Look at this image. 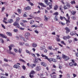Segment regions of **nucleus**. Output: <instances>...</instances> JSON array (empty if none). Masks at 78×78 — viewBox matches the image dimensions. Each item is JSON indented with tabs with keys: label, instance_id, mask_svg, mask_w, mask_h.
Instances as JSON below:
<instances>
[{
	"label": "nucleus",
	"instance_id": "4c0bfd02",
	"mask_svg": "<svg viewBox=\"0 0 78 78\" xmlns=\"http://www.w3.org/2000/svg\"><path fill=\"white\" fill-rule=\"evenodd\" d=\"M58 14L59 13L58 12H55L53 14L54 15H55V16H58Z\"/></svg>",
	"mask_w": 78,
	"mask_h": 78
},
{
	"label": "nucleus",
	"instance_id": "c03bdc74",
	"mask_svg": "<svg viewBox=\"0 0 78 78\" xmlns=\"http://www.w3.org/2000/svg\"><path fill=\"white\" fill-rule=\"evenodd\" d=\"M63 39L64 40H67V36H64L63 37Z\"/></svg>",
	"mask_w": 78,
	"mask_h": 78
},
{
	"label": "nucleus",
	"instance_id": "3c124183",
	"mask_svg": "<svg viewBox=\"0 0 78 78\" xmlns=\"http://www.w3.org/2000/svg\"><path fill=\"white\" fill-rule=\"evenodd\" d=\"M4 61L5 62H8V59H6V58H4Z\"/></svg>",
	"mask_w": 78,
	"mask_h": 78
},
{
	"label": "nucleus",
	"instance_id": "f3484780",
	"mask_svg": "<svg viewBox=\"0 0 78 78\" xmlns=\"http://www.w3.org/2000/svg\"><path fill=\"white\" fill-rule=\"evenodd\" d=\"M55 21H58V18L57 16H55L54 18Z\"/></svg>",
	"mask_w": 78,
	"mask_h": 78
},
{
	"label": "nucleus",
	"instance_id": "680f3d73",
	"mask_svg": "<svg viewBox=\"0 0 78 78\" xmlns=\"http://www.w3.org/2000/svg\"><path fill=\"white\" fill-rule=\"evenodd\" d=\"M9 48V51H11V50H12V47L10 46H9L8 47Z\"/></svg>",
	"mask_w": 78,
	"mask_h": 78
},
{
	"label": "nucleus",
	"instance_id": "6e6552de",
	"mask_svg": "<svg viewBox=\"0 0 78 78\" xmlns=\"http://www.w3.org/2000/svg\"><path fill=\"white\" fill-rule=\"evenodd\" d=\"M0 36H1V37H3V38H5V39L7 38V36H6L2 34H0Z\"/></svg>",
	"mask_w": 78,
	"mask_h": 78
},
{
	"label": "nucleus",
	"instance_id": "7ed1b4c3",
	"mask_svg": "<svg viewBox=\"0 0 78 78\" xmlns=\"http://www.w3.org/2000/svg\"><path fill=\"white\" fill-rule=\"evenodd\" d=\"M30 35V34L28 32H27L25 34L24 36L27 40H29V39H30L29 36Z\"/></svg>",
	"mask_w": 78,
	"mask_h": 78
},
{
	"label": "nucleus",
	"instance_id": "0eeeda50",
	"mask_svg": "<svg viewBox=\"0 0 78 78\" xmlns=\"http://www.w3.org/2000/svg\"><path fill=\"white\" fill-rule=\"evenodd\" d=\"M36 71H40L41 70V66H37L36 67Z\"/></svg>",
	"mask_w": 78,
	"mask_h": 78
},
{
	"label": "nucleus",
	"instance_id": "dca6fc26",
	"mask_svg": "<svg viewBox=\"0 0 78 78\" xmlns=\"http://www.w3.org/2000/svg\"><path fill=\"white\" fill-rule=\"evenodd\" d=\"M13 67L16 68V69H19V68L20 67V66H19L17 65H15L13 66Z\"/></svg>",
	"mask_w": 78,
	"mask_h": 78
},
{
	"label": "nucleus",
	"instance_id": "412c9836",
	"mask_svg": "<svg viewBox=\"0 0 78 78\" xmlns=\"http://www.w3.org/2000/svg\"><path fill=\"white\" fill-rule=\"evenodd\" d=\"M56 41L57 42H60L61 41V39L59 38V37H56Z\"/></svg>",
	"mask_w": 78,
	"mask_h": 78
},
{
	"label": "nucleus",
	"instance_id": "ea45409f",
	"mask_svg": "<svg viewBox=\"0 0 78 78\" xmlns=\"http://www.w3.org/2000/svg\"><path fill=\"white\" fill-rule=\"evenodd\" d=\"M22 39H23V41H24V42H27V40L25 39V38L24 37H22Z\"/></svg>",
	"mask_w": 78,
	"mask_h": 78
},
{
	"label": "nucleus",
	"instance_id": "a19ab883",
	"mask_svg": "<svg viewBox=\"0 0 78 78\" xmlns=\"http://www.w3.org/2000/svg\"><path fill=\"white\" fill-rule=\"evenodd\" d=\"M14 51L15 53H17L18 52V50L17 49L14 48Z\"/></svg>",
	"mask_w": 78,
	"mask_h": 78
},
{
	"label": "nucleus",
	"instance_id": "5fc2aeb1",
	"mask_svg": "<svg viewBox=\"0 0 78 78\" xmlns=\"http://www.w3.org/2000/svg\"><path fill=\"white\" fill-rule=\"evenodd\" d=\"M54 74H56V73L53 72V73H51L50 74L51 76V77H52V75H53Z\"/></svg>",
	"mask_w": 78,
	"mask_h": 78
},
{
	"label": "nucleus",
	"instance_id": "5701e85b",
	"mask_svg": "<svg viewBox=\"0 0 78 78\" xmlns=\"http://www.w3.org/2000/svg\"><path fill=\"white\" fill-rule=\"evenodd\" d=\"M34 21L33 20H31L30 21V24L31 25H33V23H34Z\"/></svg>",
	"mask_w": 78,
	"mask_h": 78
},
{
	"label": "nucleus",
	"instance_id": "ddd939ff",
	"mask_svg": "<svg viewBox=\"0 0 78 78\" xmlns=\"http://www.w3.org/2000/svg\"><path fill=\"white\" fill-rule=\"evenodd\" d=\"M65 30L66 31V33H69V32H70V29H69L68 27H66L65 28Z\"/></svg>",
	"mask_w": 78,
	"mask_h": 78
},
{
	"label": "nucleus",
	"instance_id": "f257e3e1",
	"mask_svg": "<svg viewBox=\"0 0 78 78\" xmlns=\"http://www.w3.org/2000/svg\"><path fill=\"white\" fill-rule=\"evenodd\" d=\"M41 56L43 58H44V59H47L50 62H51V61H52V58H48V57L45 55H44V54H42L41 55Z\"/></svg>",
	"mask_w": 78,
	"mask_h": 78
},
{
	"label": "nucleus",
	"instance_id": "a18cd8bd",
	"mask_svg": "<svg viewBox=\"0 0 78 78\" xmlns=\"http://www.w3.org/2000/svg\"><path fill=\"white\" fill-rule=\"evenodd\" d=\"M27 31H32L33 30H32V29H31L28 28H27Z\"/></svg>",
	"mask_w": 78,
	"mask_h": 78
},
{
	"label": "nucleus",
	"instance_id": "8fccbe9b",
	"mask_svg": "<svg viewBox=\"0 0 78 78\" xmlns=\"http://www.w3.org/2000/svg\"><path fill=\"white\" fill-rule=\"evenodd\" d=\"M25 45L27 47H30V45H29L28 43H26L25 44Z\"/></svg>",
	"mask_w": 78,
	"mask_h": 78
},
{
	"label": "nucleus",
	"instance_id": "bf43d9fd",
	"mask_svg": "<svg viewBox=\"0 0 78 78\" xmlns=\"http://www.w3.org/2000/svg\"><path fill=\"white\" fill-rule=\"evenodd\" d=\"M67 78H70V74H67Z\"/></svg>",
	"mask_w": 78,
	"mask_h": 78
},
{
	"label": "nucleus",
	"instance_id": "a211bd4d",
	"mask_svg": "<svg viewBox=\"0 0 78 78\" xmlns=\"http://www.w3.org/2000/svg\"><path fill=\"white\" fill-rule=\"evenodd\" d=\"M44 21H45V22H47L48 19V18H47V17L46 16H44Z\"/></svg>",
	"mask_w": 78,
	"mask_h": 78
},
{
	"label": "nucleus",
	"instance_id": "6ab92c4d",
	"mask_svg": "<svg viewBox=\"0 0 78 78\" xmlns=\"http://www.w3.org/2000/svg\"><path fill=\"white\" fill-rule=\"evenodd\" d=\"M17 11L18 12L19 14H21V12H22V10H21V9H17Z\"/></svg>",
	"mask_w": 78,
	"mask_h": 78
},
{
	"label": "nucleus",
	"instance_id": "37998d69",
	"mask_svg": "<svg viewBox=\"0 0 78 78\" xmlns=\"http://www.w3.org/2000/svg\"><path fill=\"white\" fill-rule=\"evenodd\" d=\"M66 16L67 17L68 20H70V16H69V14L68 13L66 14Z\"/></svg>",
	"mask_w": 78,
	"mask_h": 78
},
{
	"label": "nucleus",
	"instance_id": "de8ad7c7",
	"mask_svg": "<svg viewBox=\"0 0 78 78\" xmlns=\"http://www.w3.org/2000/svg\"><path fill=\"white\" fill-rule=\"evenodd\" d=\"M16 17V16L14 15H13L12 16H11V18L12 19H14Z\"/></svg>",
	"mask_w": 78,
	"mask_h": 78
},
{
	"label": "nucleus",
	"instance_id": "7c9ffc66",
	"mask_svg": "<svg viewBox=\"0 0 78 78\" xmlns=\"http://www.w3.org/2000/svg\"><path fill=\"white\" fill-rule=\"evenodd\" d=\"M58 8V5H56L55 6L54 9L55 10H57Z\"/></svg>",
	"mask_w": 78,
	"mask_h": 78
},
{
	"label": "nucleus",
	"instance_id": "473e14b6",
	"mask_svg": "<svg viewBox=\"0 0 78 78\" xmlns=\"http://www.w3.org/2000/svg\"><path fill=\"white\" fill-rule=\"evenodd\" d=\"M5 7H3L2 8V11L1 12H3L4 11H5Z\"/></svg>",
	"mask_w": 78,
	"mask_h": 78
},
{
	"label": "nucleus",
	"instance_id": "052dcab7",
	"mask_svg": "<svg viewBox=\"0 0 78 78\" xmlns=\"http://www.w3.org/2000/svg\"><path fill=\"white\" fill-rule=\"evenodd\" d=\"M53 62H56V59L53 58L52 59V61Z\"/></svg>",
	"mask_w": 78,
	"mask_h": 78
},
{
	"label": "nucleus",
	"instance_id": "4d7b16f0",
	"mask_svg": "<svg viewBox=\"0 0 78 78\" xmlns=\"http://www.w3.org/2000/svg\"><path fill=\"white\" fill-rule=\"evenodd\" d=\"M30 54L31 55L33 56L34 57V58H35L36 57V55H34V54L33 53H31Z\"/></svg>",
	"mask_w": 78,
	"mask_h": 78
},
{
	"label": "nucleus",
	"instance_id": "c756f323",
	"mask_svg": "<svg viewBox=\"0 0 78 78\" xmlns=\"http://www.w3.org/2000/svg\"><path fill=\"white\" fill-rule=\"evenodd\" d=\"M59 23L60 24H61V25L62 26H63V25H65V23H62V22H59Z\"/></svg>",
	"mask_w": 78,
	"mask_h": 78
},
{
	"label": "nucleus",
	"instance_id": "39448f33",
	"mask_svg": "<svg viewBox=\"0 0 78 78\" xmlns=\"http://www.w3.org/2000/svg\"><path fill=\"white\" fill-rule=\"evenodd\" d=\"M33 74H34V71L32 70L30 73V78H33V75H33Z\"/></svg>",
	"mask_w": 78,
	"mask_h": 78
},
{
	"label": "nucleus",
	"instance_id": "4468645a",
	"mask_svg": "<svg viewBox=\"0 0 78 78\" xmlns=\"http://www.w3.org/2000/svg\"><path fill=\"white\" fill-rule=\"evenodd\" d=\"M41 64L42 65V66H43L44 67H46V66H47L46 63H44V62H41Z\"/></svg>",
	"mask_w": 78,
	"mask_h": 78
},
{
	"label": "nucleus",
	"instance_id": "aec40b11",
	"mask_svg": "<svg viewBox=\"0 0 78 78\" xmlns=\"http://www.w3.org/2000/svg\"><path fill=\"white\" fill-rule=\"evenodd\" d=\"M39 62H38V59H37L36 58L35 59V60L34 61V63L36 64V63H38Z\"/></svg>",
	"mask_w": 78,
	"mask_h": 78
},
{
	"label": "nucleus",
	"instance_id": "603ef678",
	"mask_svg": "<svg viewBox=\"0 0 78 78\" xmlns=\"http://www.w3.org/2000/svg\"><path fill=\"white\" fill-rule=\"evenodd\" d=\"M0 40L2 43H4V41H3V39L1 38L0 39Z\"/></svg>",
	"mask_w": 78,
	"mask_h": 78
},
{
	"label": "nucleus",
	"instance_id": "9b49d317",
	"mask_svg": "<svg viewBox=\"0 0 78 78\" xmlns=\"http://www.w3.org/2000/svg\"><path fill=\"white\" fill-rule=\"evenodd\" d=\"M32 47H34V48H35V47H37V44H36L35 43H32Z\"/></svg>",
	"mask_w": 78,
	"mask_h": 78
},
{
	"label": "nucleus",
	"instance_id": "6e6d98bb",
	"mask_svg": "<svg viewBox=\"0 0 78 78\" xmlns=\"http://www.w3.org/2000/svg\"><path fill=\"white\" fill-rule=\"evenodd\" d=\"M39 27H41V28L43 27V24H41L39 26Z\"/></svg>",
	"mask_w": 78,
	"mask_h": 78
},
{
	"label": "nucleus",
	"instance_id": "72a5a7b5",
	"mask_svg": "<svg viewBox=\"0 0 78 78\" xmlns=\"http://www.w3.org/2000/svg\"><path fill=\"white\" fill-rule=\"evenodd\" d=\"M20 45H23V44H25V43L24 42H23V43H22V42H20L19 43Z\"/></svg>",
	"mask_w": 78,
	"mask_h": 78
},
{
	"label": "nucleus",
	"instance_id": "e433bc0d",
	"mask_svg": "<svg viewBox=\"0 0 78 78\" xmlns=\"http://www.w3.org/2000/svg\"><path fill=\"white\" fill-rule=\"evenodd\" d=\"M65 20H66V24H67V23H68V22L69 23H70V21L69 20H67L66 19V18H65Z\"/></svg>",
	"mask_w": 78,
	"mask_h": 78
},
{
	"label": "nucleus",
	"instance_id": "f704fd0d",
	"mask_svg": "<svg viewBox=\"0 0 78 78\" xmlns=\"http://www.w3.org/2000/svg\"><path fill=\"white\" fill-rule=\"evenodd\" d=\"M71 13L73 15H75V13H76V11H72Z\"/></svg>",
	"mask_w": 78,
	"mask_h": 78
},
{
	"label": "nucleus",
	"instance_id": "49530a36",
	"mask_svg": "<svg viewBox=\"0 0 78 78\" xmlns=\"http://www.w3.org/2000/svg\"><path fill=\"white\" fill-rule=\"evenodd\" d=\"M13 31L15 33H17V31H18V30L17 29H14L13 30Z\"/></svg>",
	"mask_w": 78,
	"mask_h": 78
},
{
	"label": "nucleus",
	"instance_id": "69168bd1",
	"mask_svg": "<svg viewBox=\"0 0 78 78\" xmlns=\"http://www.w3.org/2000/svg\"><path fill=\"white\" fill-rule=\"evenodd\" d=\"M22 68L23 69V70H25V69H26V67L24 66H22Z\"/></svg>",
	"mask_w": 78,
	"mask_h": 78
},
{
	"label": "nucleus",
	"instance_id": "2eb2a0df",
	"mask_svg": "<svg viewBox=\"0 0 78 78\" xmlns=\"http://www.w3.org/2000/svg\"><path fill=\"white\" fill-rule=\"evenodd\" d=\"M70 34L71 36H73V35H75L76 34L75 32V31L71 32L70 33Z\"/></svg>",
	"mask_w": 78,
	"mask_h": 78
},
{
	"label": "nucleus",
	"instance_id": "bb28decb",
	"mask_svg": "<svg viewBox=\"0 0 78 78\" xmlns=\"http://www.w3.org/2000/svg\"><path fill=\"white\" fill-rule=\"evenodd\" d=\"M19 61H21V62H24V63H26V62L22 59H20Z\"/></svg>",
	"mask_w": 78,
	"mask_h": 78
},
{
	"label": "nucleus",
	"instance_id": "09e8293b",
	"mask_svg": "<svg viewBox=\"0 0 78 78\" xmlns=\"http://www.w3.org/2000/svg\"><path fill=\"white\" fill-rule=\"evenodd\" d=\"M71 3L72 5L73 4H75V1H73L71 2Z\"/></svg>",
	"mask_w": 78,
	"mask_h": 78
},
{
	"label": "nucleus",
	"instance_id": "b1692460",
	"mask_svg": "<svg viewBox=\"0 0 78 78\" xmlns=\"http://www.w3.org/2000/svg\"><path fill=\"white\" fill-rule=\"evenodd\" d=\"M60 10L61 12H62L64 13V12L62 11L63 9H62V6H61L60 7Z\"/></svg>",
	"mask_w": 78,
	"mask_h": 78
},
{
	"label": "nucleus",
	"instance_id": "0e129e2a",
	"mask_svg": "<svg viewBox=\"0 0 78 78\" xmlns=\"http://www.w3.org/2000/svg\"><path fill=\"white\" fill-rule=\"evenodd\" d=\"M31 27H37V26L36 25H32L31 26Z\"/></svg>",
	"mask_w": 78,
	"mask_h": 78
},
{
	"label": "nucleus",
	"instance_id": "1a4fd4ad",
	"mask_svg": "<svg viewBox=\"0 0 78 78\" xmlns=\"http://www.w3.org/2000/svg\"><path fill=\"white\" fill-rule=\"evenodd\" d=\"M7 22L9 23H12V22H13V20L12 19L9 20H8Z\"/></svg>",
	"mask_w": 78,
	"mask_h": 78
},
{
	"label": "nucleus",
	"instance_id": "9d476101",
	"mask_svg": "<svg viewBox=\"0 0 78 78\" xmlns=\"http://www.w3.org/2000/svg\"><path fill=\"white\" fill-rule=\"evenodd\" d=\"M45 47L44 46H41L40 47V50H44V49H45Z\"/></svg>",
	"mask_w": 78,
	"mask_h": 78
},
{
	"label": "nucleus",
	"instance_id": "cd10ccee",
	"mask_svg": "<svg viewBox=\"0 0 78 78\" xmlns=\"http://www.w3.org/2000/svg\"><path fill=\"white\" fill-rule=\"evenodd\" d=\"M18 23H18L17 22H15L14 23L13 25H14V26H17Z\"/></svg>",
	"mask_w": 78,
	"mask_h": 78
},
{
	"label": "nucleus",
	"instance_id": "13d9d810",
	"mask_svg": "<svg viewBox=\"0 0 78 78\" xmlns=\"http://www.w3.org/2000/svg\"><path fill=\"white\" fill-rule=\"evenodd\" d=\"M29 3L31 5V6H33L34 5V4H33V3L30 2H29Z\"/></svg>",
	"mask_w": 78,
	"mask_h": 78
},
{
	"label": "nucleus",
	"instance_id": "20e7f679",
	"mask_svg": "<svg viewBox=\"0 0 78 78\" xmlns=\"http://www.w3.org/2000/svg\"><path fill=\"white\" fill-rule=\"evenodd\" d=\"M62 58H63V59H64L65 61H68V60L69 59V57H67L64 55H62Z\"/></svg>",
	"mask_w": 78,
	"mask_h": 78
},
{
	"label": "nucleus",
	"instance_id": "e2e57ef3",
	"mask_svg": "<svg viewBox=\"0 0 78 78\" xmlns=\"http://www.w3.org/2000/svg\"><path fill=\"white\" fill-rule=\"evenodd\" d=\"M1 25L2 28H3L4 29H6V27H5V26H4V25H3V24H1Z\"/></svg>",
	"mask_w": 78,
	"mask_h": 78
},
{
	"label": "nucleus",
	"instance_id": "423d86ee",
	"mask_svg": "<svg viewBox=\"0 0 78 78\" xmlns=\"http://www.w3.org/2000/svg\"><path fill=\"white\" fill-rule=\"evenodd\" d=\"M7 53H9V54H10V55H16V53H15L14 52H12L10 51H9V50H7Z\"/></svg>",
	"mask_w": 78,
	"mask_h": 78
},
{
	"label": "nucleus",
	"instance_id": "58836bf2",
	"mask_svg": "<svg viewBox=\"0 0 78 78\" xmlns=\"http://www.w3.org/2000/svg\"><path fill=\"white\" fill-rule=\"evenodd\" d=\"M26 51L27 53H28L29 55H30L31 54V53L30 52V51H28V50H26Z\"/></svg>",
	"mask_w": 78,
	"mask_h": 78
},
{
	"label": "nucleus",
	"instance_id": "864d4df0",
	"mask_svg": "<svg viewBox=\"0 0 78 78\" xmlns=\"http://www.w3.org/2000/svg\"><path fill=\"white\" fill-rule=\"evenodd\" d=\"M66 6H68V7H69V8H70V4L69 3H67Z\"/></svg>",
	"mask_w": 78,
	"mask_h": 78
},
{
	"label": "nucleus",
	"instance_id": "2f4dec72",
	"mask_svg": "<svg viewBox=\"0 0 78 78\" xmlns=\"http://www.w3.org/2000/svg\"><path fill=\"white\" fill-rule=\"evenodd\" d=\"M22 51V49H19V53H21Z\"/></svg>",
	"mask_w": 78,
	"mask_h": 78
},
{
	"label": "nucleus",
	"instance_id": "4be33fe9",
	"mask_svg": "<svg viewBox=\"0 0 78 78\" xmlns=\"http://www.w3.org/2000/svg\"><path fill=\"white\" fill-rule=\"evenodd\" d=\"M69 66L70 67H72L73 66V63L72 62H71L69 64Z\"/></svg>",
	"mask_w": 78,
	"mask_h": 78
},
{
	"label": "nucleus",
	"instance_id": "c85d7f7f",
	"mask_svg": "<svg viewBox=\"0 0 78 78\" xmlns=\"http://www.w3.org/2000/svg\"><path fill=\"white\" fill-rule=\"evenodd\" d=\"M57 59H61L62 58L61 57H60L59 56H57Z\"/></svg>",
	"mask_w": 78,
	"mask_h": 78
},
{
	"label": "nucleus",
	"instance_id": "c9c22d12",
	"mask_svg": "<svg viewBox=\"0 0 78 78\" xmlns=\"http://www.w3.org/2000/svg\"><path fill=\"white\" fill-rule=\"evenodd\" d=\"M61 44H63L64 45H66V44L64 43V41H61Z\"/></svg>",
	"mask_w": 78,
	"mask_h": 78
},
{
	"label": "nucleus",
	"instance_id": "a878e982",
	"mask_svg": "<svg viewBox=\"0 0 78 78\" xmlns=\"http://www.w3.org/2000/svg\"><path fill=\"white\" fill-rule=\"evenodd\" d=\"M6 34L7 35L9 36H12V34L10 32H7L6 33Z\"/></svg>",
	"mask_w": 78,
	"mask_h": 78
},
{
	"label": "nucleus",
	"instance_id": "774afa93",
	"mask_svg": "<svg viewBox=\"0 0 78 78\" xmlns=\"http://www.w3.org/2000/svg\"><path fill=\"white\" fill-rule=\"evenodd\" d=\"M64 9H67V7H66V5H64Z\"/></svg>",
	"mask_w": 78,
	"mask_h": 78
},
{
	"label": "nucleus",
	"instance_id": "79ce46f5",
	"mask_svg": "<svg viewBox=\"0 0 78 78\" xmlns=\"http://www.w3.org/2000/svg\"><path fill=\"white\" fill-rule=\"evenodd\" d=\"M60 19H61V20H62V19H66V18H65V17H62L61 16H60Z\"/></svg>",
	"mask_w": 78,
	"mask_h": 78
},
{
	"label": "nucleus",
	"instance_id": "f8f14e48",
	"mask_svg": "<svg viewBox=\"0 0 78 78\" xmlns=\"http://www.w3.org/2000/svg\"><path fill=\"white\" fill-rule=\"evenodd\" d=\"M39 4L40 5H41V6H42L43 7H47V6H46V5H45V4H44L42 3H39Z\"/></svg>",
	"mask_w": 78,
	"mask_h": 78
},
{
	"label": "nucleus",
	"instance_id": "393cba45",
	"mask_svg": "<svg viewBox=\"0 0 78 78\" xmlns=\"http://www.w3.org/2000/svg\"><path fill=\"white\" fill-rule=\"evenodd\" d=\"M35 66H36V65L34 64H31L30 65V67H31V68H33Z\"/></svg>",
	"mask_w": 78,
	"mask_h": 78
},
{
	"label": "nucleus",
	"instance_id": "f03ea898",
	"mask_svg": "<svg viewBox=\"0 0 78 78\" xmlns=\"http://www.w3.org/2000/svg\"><path fill=\"white\" fill-rule=\"evenodd\" d=\"M44 2L46 5H49V8H52V4H51V3L49 2L48 3V0H45Z\"/></svg>",
	"mask_w": 78,
	"mask_h": 78
},
{
	"label": "nucleus",
	"instance_id": "338daca9",
	"mask_svg": "<svg viewBox=\"0 0 78 78\" xmlns=\"http://www.w3.org/2000/svg\"><path fill=\"white\" fill-rule=\"evenodd\" d=\"M71 37L70 36H69V35H68L66 36V38L67 39H70Z\"/></svg>",
	"mask_w": 78,
	"mask_h": 78
}]
</instances>
